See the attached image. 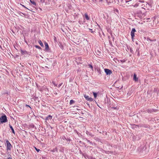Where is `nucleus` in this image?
<instances>
[{
  "instance_id": "obj_1",
  "label": "nucleus",
  "mask_w": 159,
  "mask_h": 159,
  "mask_svg": "<svg viewBox=\"0 0 159 159\" xmlns=\"http://www.w3.org/2000/svg\"><path fill=\"white\" fill-rule=\"evenodd\" d=\"M0 121L2 123L6 122L7 121L6 116H2L0 118Z\"/></svg>"
},
{
  "instance_id": "obj_2",
  "label": "nucleus",
  "mask_w": 159,
  "mask_h": 159,
  "mask_svg": "<svg viewBox=\"0 0 159 159\" xmlns=\"http://www.w3.org/2000/svg\"><path fill=\"white\" fill-rule=\"evenodd\" d=\"M104 71L107 75H110L112 73L111 71L109 69H105Z\"/></svg>"
},
{
  "instance_id": "obj_3",
  "label": "nucleus",
  "mask_w": 159,
  "mask_h": 159,
  "mask_svg": "<svg viewBox=\"0 0 159 159\" xmlns=\"http://www.w3.org/2000/svg\"><path fill=\"white\" fill-rule=\"evenodd\" d=\"M7 144V150H10L11 147V144L10 143V142L8 141L7 140L6 141Z\"/></svg>"
},
{
  "instance_id": "obj_4",
  "label": "nucleus",
  "mask_w": 159,
  "mask_h": 159,
  "mask_svg": "<svg viewBox=\"0 0 159 159\" xmlns=\"http://www.w3.org/2000/svg\"><path fill=\"white\" fill-rule=\"evenodd\" d=\"M84 97L88 101H92L93 100V99L92 98H90L89 96L86 95H84Z\"/></svg>"
},
{
  "instance_id": "obj_5",
  "label": "nucleus",
  "mask_w": 159,
  "mask_h": 159,
  "mask_svg": "<svg viewBox=\"0 0 159 159\" xmlns=\"http://www.w3.org/2000/svg\"><path fill=\"white\" fill-rule=\"evenodd\" d=\"M133 79L136 81H137L138 80V78L137 77L136 75L135 74H134V75Z\"/></svg>"
},
{
  "instance_id": "obj_6",
  "label": "nucleus",
  "mask_w": 159,
  "mask_h": 159,
  "mask_svg": "<svg viewBox=\"0 0 159 159\" xmlns=\"http://www.w3.org/2000/svg\"><path fill=\"white\" fill-rule=\"evenodd\" d=\"M52 118V116L50 115H49L46 118V120H51Z\"/></svg>"
},
{
  "instance_id": "obj_7",
  "label": "nucleus",
  "mask_w": 159,
  "mask_h": 159,
  "mask_svg": "<svg viewBox=\"0 0 159 159\" xmlns=\"http://www.w3.org/2000/svg\"><path fill=\"white\" fill-rule=\"evenodd\" d=\"M44 44L45 47V49L47 50H48L49 48V46L48 43L46 42H45Z\"/></svg>"
},
{
  "instance_id": "obj_8",
  "label": "nucleus",
  "mask_w": 159,
  "mask_h": 159,
  "mask_svg": "<svg viewBox=\"0 0 159 159\" xmlns=\"http://www.w3.org/2000/svg\"><path fill=\"white\" fill-rule=\"evenodd\" d=\"M51 152H52L53 154H54V153L55 152H57V148H55L53 149V150H51Z\"/></svg>"
},
{
  "instance_id": "obj_9",
  "label": "nucleus",
  "mask_w": 159,
  "mask_h": 159,
  "mask_svg": "<svg viewBox=\"0 0 159 159\" xmlns=\"http://www.w3.org/2000/svg\"><path fill=\"white\" fill-rule=\"evenodd\" d=\"M38 43L41 47H43V45L42 42L40 40H39L38 41Z\"/></svg>"
},
{
  "instance_id": "obj_10",
  "label": "nucleus",
  "mask_w": 159,
  "mask_h": 159,
  "mask_svg": "<svg viewBox=\"0 0 159 159\" xmlns=\"http://www.w3.org/2000/svg\"><path fill=\"white\" fill-rule=\"evenodd\" d=\"M134 32H133L132 31H131V37H132V39H133L134 38Z\"/></svg>"
},
{
  "instance_id": "obj_11",
  "label": "nucleus",
  "mask_w": 159,
  "mask_h": 159,
  "mask_svg": "<svg viewBox=\"0 0 159 159\" xmlns=\"http://www.w3.org/2000/svg\"><path fill=\"white\" fill-rule=\"evenodd\" d=\"M9 126H10V128L11 129V130L12 131V133L14 134H15V132L14 131V129L12 127L11 125H9Z\"/></svg>"
},
{
  "instance_id": "obj_12",
  "label": "nucleus",
  "mask_w": 159,
  "mask_h": 159,
  "mask_svg": "<svg viewBox=\"0 0 159 159\" xmlns=\"http://www.w3.org/2000/svg\"><path fill=\"white\" fill-rule=\"evenodd\" d=\"M85 18H86L87 20H88L89 19V18L87 14H85Z\"/></svg>"
},
{
  "instance_id": "obj_13",
  "label": "nucleus",
  "mask_w": 159,
  "mask_h": 159,
  "mask_svg": "<svg viewBox=\"0 0 159 159\" xmlns=\"http://www.w3.org/2000/svg\"><path fill=\"white\" fill-rule=\"evenodd\" d=\"M26 52L25 51L21 50V53L23 55L26 54Z\"/></svg>"
},
{
  "instance_id": "obj_14",
  "label": "nucleus",
  "mask_w": 159,
  "mask_h": 159,
  "mask_svg": "<svg viewBox=\"0 0 159 159\" xmlns=\"http://www.w3.org/2000/svg\"><path fill=\"white\" fill-rule=\"evenodd\" d=\"M93 94L94 98H96L97 97V93L95 92H93Z\"/></svg>"
},
{
  "instance_id": "obj_15",
  "label": "nucleus",
  "mask_w": 159,
  "mask_h": 159,
  "mask_svg": "<svg viewBox=\"0 0 159 159\" xmlns=\"http://www.w3.org/2000/svg\"><path fill=\"white\" fill-rule=\"evenodd\" d=\"M144 20H145V21H144V22L145 21H146V22H148L149 21V20H150V18H147L146 19H144Z\"/></svg>"
},
{
  "instance_id": "obj_16",
  "label": "nucleus",
  "mask_w": 159,
  "mask_h": 159,
  "mask_svg": "<svg viewBox=\"0 0 159 159\" xmlns=\"http://www.w3.org/2000/svg\"><path fill=\"white\" fill-rule=\"evenodd\" d=\"M131 31L133 32H134V33L135 32H136V30L135 28H133L132 29Z\"/></svg>"
},
{
  "instance_id": "obj_17",
  "label": "nucleus",
  "mask_w": 159,
  "mask_h": 159,
  "mask_svg": "<svg viewBox=\"0 0 159 159\" xmlns=\"http://www.w3.org/2000/svg\"><path fill=\"white\" fill-rule=\"evenodd\" d=\"M74 102V101L73 100H70V104H71Z\"/></svg>"
},
{
  "instance_id": "obj_18",
  "label": "nucleus",
  "mask_w": 159,
  "mask_h": 159,
  "mask_svg": "<svg viewBox=\"0 0 159 159\" xmlns=\"http://www.w3.org/2000/svg\"><path fill=\"white\" fill-rule=\"evenodd\" d=\"M31 3L34 5H36V3L34 1H32Z\"/></svg>"
},
{
  "instance_id": "obj_19",
  "label": "nucleus",
  "mask_w": 159,
  "mask_h": 159,
  "mask_svg": "<svg viewBox=\"0 0 159 159\" xmlns=\"http://www.w3.org/2000/svg\"><path fill=\"white\" fill-rule=\"evenodd\" d=\"M35 47L36 48H38L39 49H41V47H39V46H38L37 45H36L35 46Z\"/></svg>"
},
{
  "instance_id": "obj_20",
  "label": "nucleus",
  "mask_w": 159,
  "mask_h": 159,
  "mask_svg": "<svg viewBox=\"0 0 159 159\" xmlns=\"http://www.w3.org/2000/svg\"><path fill=\"white\" fill-rule=\"evenodd\" d=\"M139 5L138 4L136 3L133 6L134 7H137Z\"/></svg>"
},
{
  "instance_id": "obj_21",
  "label": "nucleus",
  "mask_w": 159,
  "mask_h": 159,
  "mask_svg": "<svg viewBox=\"0 0 159 159\" xmlns=\"http://www.w3.org/2000/svg\"><path fill=\"white\" fill-rule=\"evenodd\" d=\"M89 67L92 70H93V67L91 65H89Z\"/></svg>"
},
{
  "instance_id": "obj_22",
  "label": "nucleus",
  "mask_w": 159,
  "mask_h": 159,
  "mask_svg": "<svg viewBox=\"0 0 159 159\" xmlns=\"http://www.w3.org/2000/svg\"><path fill=\"white\" fill-rule=\"evenodd\" d=\"M134 1V0H129V1H126V2H131L132 1Z\"/></svg>"
},
{
  "instance_id": "obj_23",
  "label": "nucleus",
  "mask_w": 159,
  "mask_h": 159,
  "mask_svg": "<svg viewBox=\"0 0 159 159\" xmlns=\"http://www.w3.org/2000/svg\"><path fill=\"white\" fill-rule=\"evenodd\" d=\"M35 148V149L38 152H39V151H40V150L39 149H37V148Z\"/></svg>"
},
{
  "instance_id": "obj_24",
  "label": "nucleus",
  "mask_w": 159,
  "mask_h": 159,
  "mask_svg": "<svg viewBox=\"0 0 159 159\" xmlns=\"http://www.w3.org/2000/svg\"><path fill=\"white\" fill-rule=\"evenodd\" d=\"M52 83H53V84H54V86H57V84L54 82H52Z\"/></svg>"
},
{
  "instance_id": "obj_25",
  "label": "nucleus",
  "mask_w": 159,
  "mask_h": 159,
  "mask_svg": "<svg viewBox=\"0 0 159 159\" xmlns=\"http://www.w3.org/2000/svg\"><path fill=\"white\" fill-rule=\"evenodd\" d=\"M148 40L149 39V40L150 41H152V40H151L150 39H149L148 38Z\"/></svg>"
},
{
  "instance_id": "obj_26",
  "label": "nucleus",
  "mask_w": 159,
  "mask_h": 159,
  "mask_svg": "<svg viewBox=\"0 0 159 159\" xmlns=\"http://www.w3.org/2000/svg\"><path fill=\"white\" fill-rule=\"evenodd\" d=\"M102 0H99V1H100V2H102Z\"/></svg>"
},
{
  "instance_id": "obj_27",
  "label": "nucleus",
  "mask_w": 159,
  "mask_h": 159,
  "mask_svg": "<svg viewBox=\"0 0 159 159\" xmlns=\"http://www.w3.org/2000/svg\"><path fill=\"white\" fill-rule=\"evenodd\" d=\"M8 159H11V158L10 157H8Z\"/></svg>"
},
{
  "instance_id": "obj_28",
  "label": "nucleus",
  "mask_w": 159,
  "mask_h": 159,
  "mask_svg": "<svg viewBox=\"0 0 159 159\" xmlns=\"http://www.w3.org/2000/svg\"><path fill=\"white\" fill-rule=\"evenodd\" d=\"M30 2L31 3V2H32L33 1H32L31 0H30Z\"/></svg>"
},
{
  "instance_id": "obj_29",
  "label": "nucleus",
  "mask_w": 159,
  "mask_h": 159,
  "mask_svg": "<svg viewBox=\"0 0 159 159\" xmlns=\"http://www.w3.org/2000/svg\"><path fill=\"white\" fill-rule=\"evenodd\" d=\"M23 6L25 7L24 5H23Z\"/></svg>"
}]
</instances>
